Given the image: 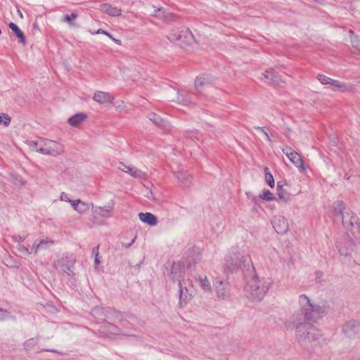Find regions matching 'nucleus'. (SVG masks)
<instances>
[{
	"label": "nucleus",
	"instance_id": "1",
	"mask_svg": "<svg viewBox=\"0 0 360 360\" xmlns=\"http://www.w3.org/2000/svg\"><path fill=\"white\" fill-rule=\"evenodd\" d=\"M231 262L233 266L247 269L250 272L251 276L245 288L248 297L252 301L262 300L269 290V283H261L258 277L254 274V267L250 257L243 252H234L231 257Z\"/></svg>",
	"mask_w": 360,
	"mask_h": 360
},
{
	"label": "nucleus",
	"instance_id": "2",
	"mask_svg": "<svg viewBox=\"0 0 360 360\" xmlns=\"http://www.w3.org/2000/svg\"><path fill=\"white\" fill-rule=\"evenodd\" d=\"M165 38L174 47L188 51L198 44V40L193 30L186 26L172 27L169 30Z\"/></svg>",
	"mask_w": 360,
	"mask_h": 360
},
{
	"label": "nucleus",
	"instance_id": "3",
	"mask_svg": "<svg viewBox=\"0 0 360 360\" xmlns=\"http://www.w3.org/2000/svg\"><path fill=\"white\" fill-rule=\"evenodd\" d=\"M298 303L301 315L309 321L317 322L328 311V307L324 303H315L305 295L299 296Z\"/></svg>",
	"mask_w": 360,
	"mask_h": 360
},
{
	"label": "nucleus",
	"instance_id": "4",
	"mask_svg": "<svg viewBox=\"0 0 360 360\" xmlns=\"http://www.w3.org/2000/svg\"><path fill=\"white\" fill-rule=\"evenodd\" d=\"M27 144L30 149L45 155L57 156L63 153V147L51 140L39 139L28 141Z\"/></svg>",
	"mask_w": 360,
	"mask_h": 360
},
{
	"label": "nucleus",
	"instance_id": "5",
	"mask_svg": "<svg viewBox=\"0 0 360 360\" xmlns=\"http://www.w3.org/2000/svg\"><path fill=\"white\" fill-rule=\"evenodd\" d=\"M184 274V264L179 262H174L170 268L169 277L172 279H176L179 281V300L181 302H186V300L190 299L191 297V293L189 292V290L187 289L186 286L184 287V285H186V283H183L184 281L180 280Z\"/></svg>",
	"mask_w": 360,
	"mask_h": 360
},
{
	"label": "nucleus",
	"instance_id": "6",
	"mask_svg": "<svg viewBox=\"0 0 360 360\" xmlns=\"http://www.w3.org/2000/svg\"><path fill=\"white\" fill-rule=\"evenodd\" d=\"M296 334L302 343L316 340L321 336L319 329L307 324L297 326Z\"/></svg>",
	"mask_w": 360,
	"mask_h": 360
},
{
	"label": "nucleus",
	"instance_id": "7",
	"mask_svg": "<svg viewBox=\"0 0 360 360\" xmlns=\"http://www.w3.org/2000/svg\"><path fill=\"white\" fill-rule=\"evenodd\" d=\"M93 100L97 103L110 108H116L117 102L115 101V98L108 92L98 90L96 91L93 95Z\"/></svg>",
	"mask_w": 360,
	"mask_h": 360
},
{
	"label": "nucleus",
	"instance_id": "8",
	"mask_svg": "<svg viewBox=\"0 0 360 360\" xmlns=\"http://www.w3.org/2000/svg\"><path fill=\"white\" fill-rule=\"evenodd\" d=\"M216 295L219 300H226L230 296V290L221 280H217L214 283Z\"/></svg>",
	"mask_w": 360,
	"mask_h": 360
},
{
	"label": "nucleus",
	"instance_id": "9",
	"mask_svg": "<svg viewBox=\"0 0 360 360\" xmlns=\"http://www.w3.org/2000/svg\"><path fill=\"white\" fill-rule=\"evenodd\" d=\"M73 210L79 214H84L91 208V205L87 202H83L79 199L69 200Z\"/></svg>",
	"mask_w": 360,
	"mask_h": 360
},
{
	"label": "nucleus",
	"instance_id": "10",
	"mask_svg": "<svg viewBox=\"0 0 360 360\" xmlns=\"http://www.w3.org/2000/svg\"><path fill=\"white\" fill-rule=\"evenodd\" d=\"M117 169L132 176H137L140 174L139 169L134 165L124 162H119L117 165Z\"/></svg>",
	"mask_w": 360,
	"mask_h": 360
},
{
	"label": "nucleus",
	"instance_id": "11",
	"mask_svg": "<svg viewBox=\"0 0 360 360\" xmlns=\"http://www.w3.org/2000/svg\"><path fill=\"white\" fill-rule=\"evenodd\" d=\"M138 216L143 224L149 226H155L158 223L157 217L150 212H140Z\"/></svg>",
	"mask_w": 360,
	"mask_h": 360
},
{
	"label": "nucleus",
	"instance_id": "12",
	"mask_svg": "<svg viewBox=\"0 0 360 360\" xmlns=\"http://www.w3.org/2000/svg\"><path fill=\"white\" fill-rule=\"evenodd\" d=\"M273 226L278 233H283L287 231L288 223L284 218L276 217L273 221Z\"/></svg>",
	"mask_w": 360,
	"mask_h": 360
},
{
	"label": "nucleus",
	"instance_id": "13",
	"mask_svg": "<svg viewBox=\"0 0 360 360\" xmlns=\"http://www.w3.org/2000/svg\"><path fill=\"white\" fill-rule=\"evenodd\" d=\"M100 330L101 333L110 338H114L120 334V330L117 327L110 323H106L101 326Z\"/></svg>",
	"mask_w": 360,
	"mask_h": 360
},
{
	"label": "nucleus",
	"instance_id": "14",
	"mask_svg": "<svg viewBox=\"0 0 360 360\" xmlns=\"http://www.w3.org/2000/svg\"><path fill=\"white\" fill-rule=\"evenodd\" d=\"M319 82L324 85H331L338 88L343 87L344 85L338 80L334 79L325 74H319L317 77Z\"/></svg>",
	"mask_w": 360,
	"mask_h": 360
},
{
	"label": "nucleus",
	"instance_id": "15",
	"mask_svg": "<svg viewBox=\"0 0 360 360\" xmlns=\"http://www.w3.org/2000/svg\"><path fill=\"white\" fill-rule=\"evenodd\" d=\"M195 279L199 283L200 287L205 292H212V288L207 276L198 275L195 276Z\"/></svg>",
	"mask_w": 360,
	"mask_h": 360
},
{
	"label": "nucleus",
	"instance_id": "16",
	"mask_svg": "<svg viewBox=\"0 0 360 360\" xmlns=\"http://www.w3.org/2000/svg\"><path fill=\"white\" fill-rule=\"evenodd\" d=\"M91 316L98 323H101L106 319L105 309L103 307H95L91 311Z\"/></svg>",
	"mask_w": 360,
	"mask_h": 360
},
{
	"label": "nucleus",
	"instance_id": "17",
	"mask_svg": "<svg viewBox=\"0 0 360 360\" xmlns=\"http://www.w3.org/2000/svg\"><path fill=\"white\" fill-rule=\"evenodd\" d=\"M86 119V115L84 113H78L72 115L68 119L70 125L74 127H79L84 120Z\"/></svg>",
	"mask_w": 360,
	"mask_h": 360
},
{
	"label": "nucleus",
	"instance_id": "18",
	"mask_svg": "<svg viewBox=\"0 0 360 360\" xmlns=\"http://www.w3.org/2000/svg\"><path fill=\"white\" fill-rule=\"evenodd\" d=\"M208 83L207 78L204 75H200L196 77L194 82L195 88L200 91L202 86Z\"/></svg>",
	"mask_w": 360,
	"mask_h": 360
},
{
	"label": "nucleus",
	"instance_id": "19",
	"mask_svg": "<svg viewBox=\"0 0 360 360\" xmlns=\"http://www.w3.org/2000/svg\"><path fill=\"white\" fill-rule=\"evenodd\" d=\"M345 41L347 44H349L352 46L355 47L358 44V37L352 31L349 30L346 34Z\"/></svg>",
	"mask_w": 360,
	"mask_h": 360
},
{
	"label": "nucleus",
	"instance_id": "20",
	"mask_svg": "<svg viewBox=\"0 0 360 360\" xmlns=\"http://www.w3.org/2000/svg\"><path fill=\"white\" fill-rule=\"evenodd\" d=\"M10 28L13 30V32L17 35V37L19 38L20 41L22 44L25 43V38L24 37V34L20 30V28L13 22H11L9 24Z\"/></svg>",
	"mask_w": 360,
	"mask_h": 360
},
{
	"label": "nucleus",
	"instance_id": "21",
	"mask_svg": "<svg viewBox=\"0 0 360 360\" xmlns=\"http://www.w3.org/2000/svg\"><path fill=\"white\" fill-rule=\"evenodd\" d=\"M264 179L270 188L274 187L275 181L274 176L267 167L264 169Z\"/></svg>",
	"mask_w": 360,
	"mask_h": 360
},
{
	"label": "nucleus",
	"instance_id": "22",
	"mask_svg": "<svg viewBox=\"0 0 360 360\" xmlns=\"http://www.w3.org/2000/svg\"><path fill=\"white\" fill-rule=\"evenodd\" d=\"M105 11L110 15L117 16L121 14V10L117 8H114L111 6H106Z\"/></svg>",
	"mask_w": 360,
	"mask_h": 360
},
{
	"label": "nucleus",
	"instance_id": "23",
	"mask_svg": "<svg viewBox=\"0 0 360 360\" xmlns=\"http://www.w3.org/2000/svg\"><path fill=\"white\" fill-rule=\"evenodd\" d=\"M278 195L281 200H288L289 199V195L288 193L283 190L282 186H278Z\"/></svg>",
	"mask_w": 360,
	"mask_h": 360
},
{
	"label": "nucleus",
	"instance_id": "24",
	"mask_svg": "<svg viewBox=\"0 0 360 360\" xmlns=\"http://www.w3.org/2000/svg\"><path fill=\"white\" fill-rule=\"evenodd\" d=\"M77 15L75 13L68 14L63 17V20L69 25H72Z\"/></svg>",
	"mask_w": 360,
	"mask_h": 360
},
{
	"label": "nucleus",
	"instance_id": "25",
	"mask_svg": "<svg viewBox=\"0 0 360 360\" xmlns=\"http://www.w3.org/2000/svg\"><path fill=\"white\" fill-rule=\"evenodd\" d=\"M260 198L264 200H272L274 199L273 194L269 191H264Z\"/></svg>",
	"mask_w": 360,
	"mask_h": 360
},
{
	"label": "nucleus",
	"instance_id": "26",
	"mask_svg": "<svg viewBox=\"0 0 360 360\" xmlns=\"http://www.w3.org/2000/svg\"><path fill=\"white\" fill-rule=\"evenodd\" d=\"M10 117L5 114L0 115V124H3L4 125L6 126L10 122Z\"/></svg>",
	"mask_w": 360,
	"mask_h": 360
},
{
	"label": "nucleus",
	"instance_id": "27",
	"mask_svg": "<svg viewBox=\"0 0 360 360\" xmlns=\"http://www.w3.org/2000/svg\"><path fill=\"white\" fill-rule=\"evenodd\" d=\"M288 157L290 159V160L293 162H298L299 161H300V156L297 155V153H295V152H291L289 155H288Z\"/></svg>",
	"mask_w": 360,
	"mask_h": 360
},
{
	"label": "nucleus",
	"instance_id": "28",
	"mask_svg": "<svg viewBox=\"0 0 360 360\" xmlns=\"http://www.w3.org/2000/svg\"><path fill=\"white\" fill-rule=\"evenodd\" d=\"M96 32L98 34H104L106 36H108L109 38H110L112 41L116 42L117 44H120V40L114 39L110 34H108V32H105L104 30H98Z\"/></svg>",
	"mask_w": 360,
	"mask_h": 360
},
{
	"label": "nucleus",
	"instance_id": "29",
	"mask_svg": "<svg viewBox=\"0 0 360 360\" xmlns=\"http://www.w3.org/2000/svg\"><path fill=\"white\" fill-rule=\"evenodd\" d=\"M8 316V312L6 310H4L0 309V321H2L7 318Z\"/></svg>",
	"mask_w": 360,
	"mask_h": 360
},
{
	"label": "nucleus",
	"instance_id": "30",
	"mask_svg": "<svg viewBox=\"0 0 360 360\" xmlns=\"http://www.w3.org/2000/svg\"><path fill=\"white\" fill-rule=\"evenodd\" d=\"M60 200L61 201H64V202H69V200H71L70 199L68 198V195L65 194V193H63L60 195Z\"/></svg>",
	"mask_w": 360,
	"mask_h": 360
},
{
	"label": "nucleus",
	"instance_id": "31",
	"mask_svg": "<svg viewBox=\"0 0 360 360\" xmlns=\"http://www.w3.org/2000/svg\"><path fill=\"white\" fill-rule=\"evenodd\" d=\"M101 262V261L100 259L99 253L98 252H96L95 253V263L96 264H99Z\"/></svg>",
	"mask_w": 360,
	"mask_h": 360
},
{
	"label": "nucleus",
	"instance_id": "32",
	"mask_svg": "<svg viewBox=\"0 0 360 360\" xmlns=\"http://www.w3.org/2000/svg\"><path fill=\"white\" fill-rule=\"evenodd\" d=\"M20 250H21L22 253L24 255H26L27 253V251H28V249L27 248H25V249H19Z\"/></svg>",
	"mask_w": 360,
	"mask_h": 360
},
{
	"label": "nucleus",
	"instance_id": "33",
	"mask_svg": "<svg viewBox=\"0 0 360 360\" xmlns=\"http://www.w3.org/2000/svg\"><path fill=\"white\" fill-rule=\"evenodd\" d=\"M355 226H356V228L357 229H359V228H360V227H359V223H358L357 221H355Z\"/></svg>",
	"mask_w": 360,
	"mask_h": 360
},
{
	"label": "nucleus",
	"instance_id": "34",
	"mask_svg": "<svg viewBox=\"0 0 360 360\" xmlns=\"http://www.w3.org/2000/svg\"><path fill=\"white\" fill-rule=\"evenodd\" d=\"M18 13H19L20 18H22L23 15H22V13L19 10H18Z\"/></svg>",
	"mask_w": 360,
	"mask_h": 360
}]
</instances>
